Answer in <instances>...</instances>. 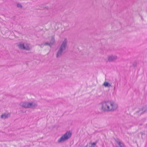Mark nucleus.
Wrapping results in <instances>:
<instances>
[{
    "label": "nucleus",
    "mask_w": 147,
    "mask_h": 147,
    "mask_svg": "<svg viewBox=\"0 0 147 147\" xmlns=\"http://www.w3.org/2000/svg\"><path fill=\"white\" fill-rule=\"evenodd\" d=\"M117 59V57L116 56L111 55L109 56L108 57V60L109 61H112Z\"/></svg>",
    "instance_id": "nucleus-9"
},
{
    "label": "nucleus",
    "mask_w": 147,
    "mask_h": 147,
    "mask_svg": "<svg viewBox=\"0 0 147 147\" xmlns=\"http://www.w3.org/2000/svg\"><path fill=\"white\" fill-rule=\"evenodd\" d=\"M1 118H4L5 119L7 118V115L6 114H4V115H1Z\"/></svg>",
    "instance_id": "nucleus-15"
},
{
    "label": "nucleus",
    "mask_w": 147,
    "mask_h": 147,
    "mask_svg": "<svg viewBox=\"0 0 147 147\" xmlns=\"http://www.w3.org/2000/svg\"><path fill=\"white\" fill-rule=\"evenodd\" d=\"M114 90H115V87H114Z\"/></svg>",
    "instance_id": "nucleus-22"
},
{
    "label": "nucleus",
    "mask_w": 147,
    "mask_h": 147,
    "mask_svg": "<svg viewBox=\"0 0 147 147\" xmlns=\"http://www.w3.org/2000/svg\"><path fill=\"white\" fill-rule=\"evenodd\" d=\"M67 42V40L66 38H65L62 42L56 54V57L57 58L61 57L64 53V51L66 49Z\"/></svg>",
    "instance_id": "nucleus-1"
},
{
    "label": "nucleus",
    "mask_w": 147,
    "mask_h": 147,
    "mask_svg": "<svg viewBox=\"0 0 147 147\" xmlns=\"http://www.w3.org/2000/svg\"><path fill=\"white\" fill-rule=\"evenodd\" d=\"M28 108L32 109L34 108L37 106V105L36 103L33 102L31 103L28 102Z\"/></svg>",
    "instance_id": "nucleus-7"
},
{
    "label": "nucleus",
    "mask_w": 147,
    "mask_h": 147,
    "mask_svg": "<svg viewBox=\"0 0 147 147\" xmlns=\"http://www.w3.org/2000/svg\"><path fill=\"white\" fill-rule=\"evenodd\" d=\"M30 48L29 47L27 43L24 44V49L27 51H29L30 50Z\"/></svg>",
    "instance_id": "nucleus-11"
},
{
    "label": "nucleus",
    "mask_w": 147,
    "mask_h": 147,
    "mask_svg": "<svg viewBox=\"0 0 147 147\" xmlns=\"http://www.w3.org/2000/svg\"><path fill=\"white\" fill-rule=\"evenodd\" d=\"M110 105V107H109V111H115L116 110L118 107V105L115 103L113 101L110 100L109 105Z\"/></svg>",
    "instance_id": "nucleus-4"
},
{
    "label": "nucleus",
    "mask_w": 147,
    "mask_h": 147,
    "mask_svg": "<svg viewBox=\"0 0 147 147\" xmlns=\"http://www.w3.org/2000/svg\"><path fill=\"white\" fill-rule=\"evenodd\" d=\"M144 113L143 112V110H142V108H141L139 109L138 111L136 112L135 114H136L138 116H140Z\"/></svg>",
    "instance_id": "nucleus-8"
},
{
    "label": "nucleus",
    "mask_w": 147,
    "mask_h": 147,
    "mask_svg": "<svg viewBox=\"0 0 147 147\" xmlns=\"http://www.w3.org/2000/svg\"><path fill=\"white\" fill-rule=\"evenodd\" d=\"M26 111H25V112H23L22 111V113H26Z\"/></svg>",
    "instance_id": "nucleus-21"
},
{
    "label": "nucleus",
    "mask_w": 147,
    "mask_h": 147,
    "mask_svg": "<svg viewBox=\"0 0 147 147\" xmlns=\"http://www.w3.org/2000/svg\"><path fill=\"white\" fill-rule=\"evenodd\" d=\"M18 47H19V48L21 49H24V44L22 43H20L18 44Z\"/></svg>",
    "instance_id": "nucleus-10"
},
{
    "label": "nucleus",
    "mask_w": 147,
    "mask_h": 147,
    "mask_svg": "<svg viewBox=\"0 0 147 147\" xmlns=\"http://www.w3.org/2000/svg\"><path fill=\"white\" fill-rule=\"evenodd\" d=\"M140 134H141V136H142H142L143 135H145V134H144V133H140Z\"/></svg>",
    "instance_id": "nucleus-20"
},
{
    "label": "nucleus",
    "mask_w": 147,
    "mask_h": 147,
    "mask_svg": "<svg viewBox=\"0 0 147 147\" xmlns=\"http://www.w3.org/2000/svg\"><path fill=\"white\" fill-rule=\"evenodd\" d=\"M115 144L117 145L116 147H126L123 143L119 139H115Z\"/></svg>",
    "instance_id": "nucleus-5"
},
{
    "label": "nucleus",
    "mask_w": 147,
    "mask_h": 147,
    "mask_svg": "<svg viewBox=\"0 0 147 147\" xmlns=\"http://www.w3.org/2000/svg\"><path fill=\"white\" fill-rule=\"evenodd\" d=\"M93 147H94V146Z\"/></svg>",
    "instance_id": "nucleus-23"
},
{
    "label": "nucleus",
    "mask_w": 147,
    "mask_h": 147,
    "mask_svg": "<svg viewBox=\"0 0 147 147\" xmlns=\"http://www.w3.org/2000/svg\"><path fill=\"white\" fill-rule=\"evenodd\" d=\"M50 42L51 45H53L54 43L55 42V39L54 36H53L52 37Z\"/></svg>",
    "instance_id": "nucleus-14"
},
{
    "label": "nucleus",
    "mask_w": 147,
    "mask_h": 147,
    "mask_svg": "<svg viewBox=\"0 0 147 147\" xmlns=\"http://www.w3.org/2000/svg\"><path fill=\"white\" fill-rule=\"evenodd\" d=\"M28 102H21L19 104V105L22 107L27 108H28Z\"/></svg>",
    "instance_id": "nucleus-6"
},
{
    "label": "nucleus",
    "mask_w": 147,
    "mask_h": 147,
    "mask_svg": "<svg viewBox=\"0 0 147 147\" xmlns=\"http://www.w3.org/2000/svg\"><path fill=\"white\" fill-rule=\"evenodd\" d=\"M71 135V133L70 131H67L57 141L58 143L63 142L69 139Z\"/></svg>",
    "instance_id": "nucleus-3"
},
{
    "label": "nucleus",
    "mask_w": 147,
    "mask_h": 147,
    "mask_svg": "<svg viewBox=\"0 0 147 147\" xmlns=\"http://www.w3.org/2000/svg\"><path fill=\"white\" fill-rule=\"evenodd\" d=\"M137 65V63L136 62H134L133 65L134 67H135Z\"/></svg>",
    "instance_id": "nucleus-19"
},
{
    "label": "nucleus",
    "mask_w": 147,
    "mask_h": 147,
    "mask_svg": "<svg viewBox=\"0 0 147 147\" xmlns=\"http://www.w3.org/2000/svg\"><path fill=\"white\" fill-rule=\"evenodd\" d=\"M51 45V44H50V42L49 43L48 42H46L44 44V45H49L50 46H51V45Z\"/></svg>",
    "instance_id": "nucleus-17"
},
{
    "label": "nucleus",
    "mask_w": 147,
    "mask_h": 147,
    "mask_svg": "<svg viewBox=\"0 0 147 147\" xmlns=\"http://www.w3.org/2000/svg\"><path fill=\"white\" fill-rule=\"evenodd\" d=\"M17 6L18 7H20L22 8V6L20 3H17Z\"/></svg>",
    "instance_id": "nucleus-16"
},
{
    "label": "nucleus",
    "mask_w": 147,
    "mask_h": 147,
    "mask_svg": "<svg viewBox=\"0 0 147 147\" xmlns=\"http://www.w3.org/2000/svg\"><path fill=\"white\" fill-rule=\"evenodd\" d=\"M109 102L110 100H104L100 104L101 105V109L104 112H109Z\"/></svg>",
    "instance_id": "nucleus-2"
},
{
    "label": "nucleus",
    "mask_w": 147,
    "mask_h": 147,
    "mask_svg": "<svg viewBox=\"0 0 147 147\" xmlns=\"http://www.w3.org/2000/svg\"><path fill=\"white\" fill-rule=\"evenodd\" d=\"M103 85L105 87H112L111 85L109 83L107 82H105L103 83Z\"/></svg>",
    "instance_id": "nucleus-12"
},
{
    "label": "nucleus",
    "mask_w": 147,
    "mask_h": 147,
    "mask_svg": "<svg viewBox=\"0 0 147 147\" xmlns=\"http://www.w3.org/2000/svg\"><path fill=\"white\" fill-rule=\"evenodd\" d=\"M97 143V142L96 141L95 142H94L93 143H92V147H93L94 146H93V145H95Z\"/></svg>",
    "instance_id": "nucleus-18"
},
{
    "label": "nucleus",
    "mask_w": 147,
    "mask_h": 147,
    "mask_svg": "<svg viewBox=\"0 0 147 147\" xmlns=\"http://www.w3.org/2000/svg\"><path fill=\"white\" fill-rule=\"evenodd\" d=\"M144 113L147 112V105H145L141 108Z\"/></svg>",
    "instance_id": "nucleus-13"
}]
</instances>
